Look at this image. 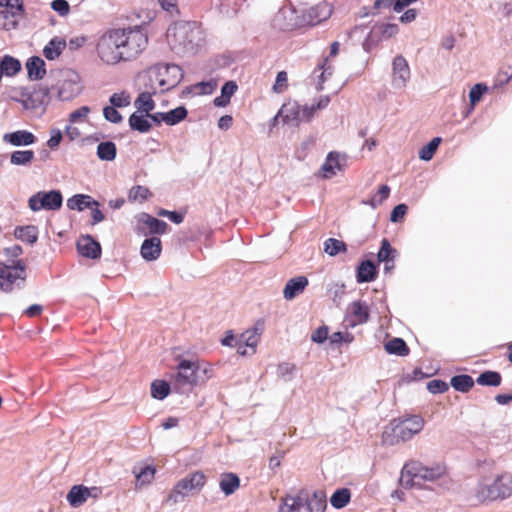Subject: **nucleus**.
Instances as JSON below:
<instances>
[{
  "label": "nucleus",
  "mask_w": 512,
  "mask_h": 512,
  "mask_svg": "<svg viewBox=\"0 0 512 512\" xmlns=\"http://www.w3.org/2000/svg\"><path fill=\"white\" fill-rule=\"evenodd\" d=\"M296 9L294 6H283L274 15L272 25L279 30H292L301 26V19L296 17Z\"/></svg>",
  "instance_id": "f8f14e48"
},
{
  "label": "nucleus",
  "mask_w": 512,
  "mask_h": 512,
  "mask_svg": "<svg viewBox=\"0 0 512 512\" xmlns=\"http://www.w3.org/2000/svg\"><path fill=\"white\" fill-rule=\"evenodd\" d=\"M45 61L38 57L32 56L26 62V69L30 80H42L46 75Z\"/></svg>",
  "instance_id": "393cba45"
},
{
  "label": "nucleus",
  "mask_w": 512,
  "mask_h": 512,
  "mask_svg": "<svg viewBox=\"0 0 512 512\" xmlns=\"http://www.w3.org/2000/svg\"><path fill=\"white\" fill-rule=\"evenodd\" d=\"M63 138V134L60 129L54 128L50 131V138L47 141V146L50 149H55L59 146L61 140Z\"/></svg>",
  "instance_id": "69168bd1"
},
{
  "label": "nucleus",
  "mask_w": 512,
  "mask_h": 512,
  "mask_svg": "<svg viewBox=\"0 0 512 512\" xmlns=\"http://www.w3.org/2000/svg\"><path fill=\"white\" fill-rule=\"evenodd\" d=\"M3 142L14 147H25L36 143L37 137L28 130H17L5 133L2 137Z\"/></svg>",
  "instance_id": "f3484780"
},
{
  "label": "nucleus",
  "mask_w": 512,
  "mask_h": 512,
  "mask_svg": "<svg viewBox=\"0 0 512 512\" xmlns=\"http://www.w3.org/2000/svg\"><path fill=\"white\" fill-rule=\"evenodd\" d=\"M346 244L338 239L329 238L324 242V251L330 256H336L342 251H346Z\"/></svg>",
  "instance_id": "603ef678"
},
{
  "label": "nucleus",
  "mask_w": 512,
  "mask_h": 512,
  "mask_svg": "<svg viewBox=\"0 0 512 512\" xmlns=\"http://www.w3.org/2000/svg\"><path fill=\"white\" fill-rule=\"evenodd\" d=\"M117 148L114 142L105 141L97 146V156L102 161H113L116 158Z\"/></svg>",
  "instance_id": "ea45409f"
},
{
  "label": "nucleus",
  "mask_w": 512,
  "mask_h": 512,
  "mask_svg": "<svg viewBox=\"0 0 512 512\" xmlns=\"http://www.w3.org/2000/svg\"><path fill=\"white\" fill-rule=\"evenodd\" d=\"M282 121L285 124L298 126L302 118L301 107L296 102H289L282 105L279 110Z\"/></svg>",
  "instance_id": "5701e85b"
},
{
  "label": "nucleus",
  "mask_w": 512,
  "mask_h": 512,
  "mask_svg": "<svg viewBox=\"0 0 512 512\" xmlns=\"http://www.w3.org/2000/svg\"><path fill=\"white\" fill-rule=\"evenodd\" d=\"M78 252L86 258L97 259L101 255V246L90 235L80 238L77 242Z\"/></svg>",
  "instance_id": "412c9836"
},
{
  "label": "nucleus",
  "mask_w": 512,
  "mask_h": 512,
  "mask_svg": "<svg viewBox=\"0 0 512 512\" xmlns=\"http://www.w3.org/2000/svg\"><path fill=\"white\" fill-rule=\"evenodd\" d=\"M170 49L177 55H194L202 49L206 35L197 22L178 21L171 24L166 31Z\"/></svg>",
  "instance_id": "f257e3e1"
},
{
  "label": "nucleus",
  "mask_w": 512,
  "mask_h": 512,
  "mask_svg": "<svg viewBox=\"0 0 512 512\" xmlns=\"http://www.w3.org/2000/svg\"><path fill=\"white\" fill-rule=\"evenodd\" d=\"M376 275L377 270L375 264L370 260H365L362 261L357 268L356 280L358 283L371 282L375 279Z\"/></svg>",
  "instance_id": "c756f323"
},
{
  "label": "nucleus",
  "mask_w": 512,
  "mask_h": 512,
  "mask_svg": "<svg viewBox=\"0 0 512 512\" xmlns=\"http://www.w3.org/2000/svg\"><path fill=\"white\" fill-rule=\"evenodd\" d=\"M449 389V385L440 379H434L427 383V390L432 394L444 393Z\"/></svg>",
  "instance_id": "4d7b16f0"
},
{
  "label": "nucleus",
  "mask_w": 512,
  "mask_h": 512,
  "mask_svg": "<svg viewBox=\"0 0 512 512\" xmlns=\"http://www.w3.org/2000/svg\"><path fill=\"white\" fill-rule=\"evenodd\" d=\"M135 477H136V485H145L149 484L153 479L155 475V468L147 465L145 467H142L140 471H134Z\"/></svg>",
  "instance_id": "3c124183"
},
{
  "label": "nucleus",
  "mask_w": 512,
  "mask_h": 512,
  "mask_svg": "<svg viewBox=\"0 0 512 512\" xmlns=\"http://www.w3.org/2000/svg\"><path fill=\"white\" fill-rule=\"evenodd\" d=\"M446 468L442 464L425 466L421 462L411 460L407 462L400 476V484L404 488L419 486L421 481H434L445 474Z\"/></svg>",
  "instance_id": "7ed1b4c3"
},
{
  "label": "nucleus",
  "mask_w": 512,
  "mask_h": 512,
  "mask_svg": "<svg viewBox=\"0 0 512 512\" xmlns=\"http://www.w3.org/2000/svg\"><path fill=\"white\" fill-rule=\"evenodd\" d=\"M261 333H262L261 328L254 327L253 329H249V330H246L245 332H243L238 337V341L250 349V354H254L256 351V346L259 342Z\"/></svg>",
  "instance_id": "2f4dec72"
},
{
  "label": "nucleus",
  "mask_w": 512,
  "mask_h": 512,
  "mask_svg": "<svg viewBox=\"0 0 512 512\" xmlns=\"http://www.w3.org/2000/svg\"><path fill=\"white\" fill-rule=\"evenodd\" d=\"M14 235L23 242L34 244L38 239V228L34 225L17 227Z\"/></svg>",
  "instance_id": "f704fd0d"
},
{
  "label": "nucleus",
  "mask_w": 512,
  "mask_h": 512,
  "mask_svg": "<svg viewBox=\"0 0 512 512\" xmlns=\"http://www.w3.org/2000/svg\"><path fill=\"white\" fill-rule=\"evenodd\" d=\"M51 8L60 16H67L70 11L69 3L66 0H54L51 3Z\"/></svg>",
  "instance_id": "0e129e2a"
},
{
  "label": "nucleus",
  "mask_w": 512,
  "mask_h": 512,
  "mask_svg": "<svg viewBox=\"0 0 512 512\" xmlns=\"http://www.w3.org/2000/svg\"><path fill=\"white\" fill-rule=\"evenodd\" d=\"M90 111L91 110L88 106H82V107L76 109L75 111L70 113L69 122L71 124H74V123H77L80 121H84L87 118V116L89 115Z\"/></svg>",
  "instance_id": "bf43d9fd"
},
{
  "label": "nucleus",
  "mask_w": 512,
  "mask_h": 512,
  "mask_svg": "<svg viewBox=\"0 0 512 512\" xmlns=\"http://www.w3.org/2000/svg\"><path fill=\"white\" fill-rule=\"evenodd\" d=\"M475 495L479 501L503 500L512 495V475L503 474L493 481L482 480L475 488Z\"/></svg>",
  "instance_id": "39448f33"
},
{
  "label": "nucleus",
  "mask_w": 512,
  "mask_h": 512,
  "mask_svg": "<svg viewBox=\"0 0 512 512\" xmlns=\"http://www.w3.org/2000/svg\"><path fill=\"white\" fill-rule=\"evenodd\" d=\"M385 350L388 354L406 356L409 354V348L406 342L401 338H393L385 344Z\"/></svg>",
  "instance_id": "79ce46f5"
},
{
  "label": "nucleus",
  "mask_w": 512,
  "mask_h": 512,
  "mask_svg": "<svg viewBox=\"0 0 512 512\" xmlns=\"http://www.w3.org/2000/svg\"><path fill=\"white\" fill-rule=\"evenodd\" d=\"M109 102L115 108H122L130 104V97L126 92L114 93L110 96Z\"/></svg>",
  "instance_id": "6e6d98bb"
},
{
  "label": "nucleus",
  "mask_w": 512,
  "mask_h": 512,
  "mask_svg": "<svg viewBox=\"0 0 512 512\" xmlns=\"http://www.w3.org/2000/svg\"><path fill=\"white\" fill-rule=\"evenodd\" d=\"M170 385L164 380H155L151 384V396L154 399L163 400L170 393Z\"/></svg>",
  "instance_id": "a18cd8bd"
},
{
  "label": "nucleus",
  "mask_w": 512,
  "mask_h": 512,
  "mask_svg": "<svg viewBox=\"0 0 512 512\" xmlns=\"http://www.w3.org/2000/svg\"><path fill=\"white\" fill-rule=\"evenodd\" d=\"M424 419L419 415H410L394 419L382 434V440L387 445H395L412 439L421 432Z\"/></svg>",
  "instance_id": "f03ea898"
},
{
  "label": "nucleus",
  "mask_w": 512,
  "mask_h": 512,
  "mask_svg": "<svg viewBox=\"0 0 512 512\" xmlns=\"http://www.w3.org/2000/svg\"><path fill=\"white\" fill-rule=\"evenodd\" d=\"M308 283V279L305 276H298L289 279L283 290L284 298L286 300L294 299L297 295L304 291Z\"/></svg>",
  "instance_id": "b1692460"
},
{
  "label": "nucleus",
  "mask_w": 512,
  "mask_h": 512,
  "mask_svg": "<svg viewBox=\"0 0 512 512\" xmlns=\"http://www.w3.org/2000/svg\"><path fill=\"white\" fill-rule=\"evenodd\" d=\"M66 499L70 506L77 508L83 505L88 499V487L74 485L68 492Z\"/></svg>",
  "instance_id": "cd10ccee"
},
{
  "label": "nucleus",
  "mask_w": 512,
  "mask_h": 512,
  "mask_svg": "<svg viewBox=\"0 0 512 512\" xmlns=\"http://www.w3.org/2000/svg\"><path fill=\"white\" fill-rule=\"evenodd\" d=\"M80 89L78 74L71 72L69 77L62 82L58 94L60 99L67 101L77 96Z\"/></svg>",
  "instance_id": "6ab92c4d"
},
{
  "label": "nucleus",
  "mask_w": 512,
  "mask_h": 512,
  "mask_svg": "<svg viewBox=\"0 0 512 512\" xmlns=\"http://www.w3.org/2000/svg\"><path fill=\"white\" fill-rule=\"evenodd\" d=\"M411 72L407 60L402 56H396L392 61V87L403 89L410 80Z\"/></svg>",
  "instance_id": "ddd939ff"
},
{
  "label": "nucleus",
  "mask_w": 512,
  "mask_h": 512,
  "mask_svg": "<svg viewBox=\"0 0 512 512\" xmlns=\"http://www.w3.org/2000/svg\"><path fill=\"white\" fill-rule=\"evenodd\" d=\"M25 265L21 260L13 261L11 265L0 266V290L11 292L20 288L25 281Z\"/></svg>",
  "instance_id": "9d476101"
},
{
  "label": "nucleus",
  "mask_w": 512,
  "mask_h": 512,
  "mask_svg": "<svg viewBox=\"0 0 512 512\" xmlns=\"http://www.w3.org/2000/svg\"><path fill=\"white\" fill-rule=\"evenodd\" d=\"M5 6V10L0 11V17L4 19H8L9 15L14 18L21 15L23 12L22 0H6Z\"/></svg>",
  "instance_id": "49530a36"
},
{
  "label": "nucleus",
  "mask_w": 512,
  "mask_h": 512,
  "mask_svg": "<svg viewBox=\"0 0 512 512\" xmlns=\"http://www.w3.org/2000/svg\"><path fill=\"white\" fill-rule=\"evenodd\" d=\"M66 46L67 43L64 39L54 37L45 45L43 55L47 60H55L62 54Z\"/></svg>",
  "instance_id": "c85d7f7f"
},
{
  "label": "nucleus",
  "mask_w": 512,
  "mask_h": 512,
  "mask_svg": "<svg viewBox=\"0 0 512 512\" xmlns=\"http://www.w3.org/2000/svg\"><path fill=\"white\" fill-rule=\"evenodd\" d=\"M306 492L301 490L295 495H286L281 499L278 512H300L305 506Z\"/></svg>",
  "instance_id": "aec40b11"
},
{
  "label": "nucleus",
  "mask_w": 512,
  "mask_h": 512,
  "mask_svg": "<svg viewBox=\"0 0 512 512\" xmlns=\"http://www.w3.org/2000/svg\"><path fill=\"white\" fill-rule=\"evenodd\" d=\"M442 139L440 137L433 138L427 145L423 146L419 151V158L423 161H430Z\"/></svg>",
  "instance_id": "09e8293b"
},
{
  "label": "nucleus",
  "mask_w": 512,
  "mask_h": 512,
  "mask_svg": "<svg viewBox=\"0 0 512 512\" xmlns=\"http://www.w3.org/2000/svg\"><path fill=\"white\" fill-rule=\"evenodd\" d=\"M390 188L387 185H382L378 192L373 195L370 199L364 201V204L371 206L372 208L378 207L384 200L389 197Z\"/></svg>",
  "instance_id": "864d4df0"
},
{
  "label": "nucleus",
  "mask_w": 512,
  "mask_h": 512,
  "mask_svg": "<svg viewBox=\"0 0 512 512\" xmlns=\"http://www.w3.org/2000/svg\"><path fill=\"white\" fill-rule=\"evenodd\" d=\"M145 117L147 116L143 113H132L128 120L130 128L140 133L148 132L151 129V124Z\"/></svg>",
  "instance_id": "4c0bfd02"
},
{
  "label": "nucleus",
  "mask_w": 512,
  "mask_h": 512,
  "mask_svg": "<svg viewBox=\"0 0 512 512\" xmlns=\"http://www.w3.org/2000/svg\"><path fill=\"white\" fill-rule=\"evenodd\" d=\"M104 118L111 123H120L123 118L122 115L113 106H106L103 109Z\"/></svg>",
  "instance_id": "052dcab7"
},
{
  "label": "nucleus",
  "mask_w": 512,
  "mask_h": 512,
  "mask_svg": "<svg viewBox=\"0 0 512 512\" xmlns=\"http://www.w3.org/2000/svg\"><path fill=\"white\" fill-rule=\"evenodd\" d=\"M142 221L148 227L151 234L162 235L166 232L168 226L165 221L159 220L146 213L142 214Z\"/></svg>",
  "instance_id": "58836bf2"
},
{
  "label": "nucleus",
  "mask_w": 512,
  "mask_h": 512,
  "mask_svg": "<svg viewBox=\"0 0 512 512\" xmlns=\"http://www.w3.org/2000/svg\"><path fill=\"white\" fill-rule=\"evenodd\" d=\"M145 87L148 90L138 95L134 101V105L137 109L136 112L149 115V113L155 108V102L152 99V95L158 93L159 91L157 90L156 85H152L151 83L149 85L145 84Z\"/></svg>",
  "instance_id": "a211bd4d"
},
{
  "label": "nucleus",
  "mask_w": 512,
  "mask_h": 512,
  "mask_svg": "<svg viewBox=\"0 0 512 512\" xmlns=\"http://www.w3.org/2000/svg\"><path fill=\"white\" fill-rule=\"evenodd\" d=\"M329 340L331 344L351 343L354 340V336L349 332H334L329 337Z\"/></svg>",
  "instance_id": "680f3d73"
},
{
  "label": "nucleus",
  "mask_w": 512,
  "mask_h": 512,
  "mask_svg": "<svg viewBox=\"0 0 512 512\" xmlns=\"http://www.w3.org/2000/svg\"><path fill=\"white\" fill-rule=\"evenodd\" d=\"M399 31L398 25L394 23H384L374 25L371 32L363 42V48L370 51L371 45L383 39H388L395 36Z\"/></svg>",
  "instance_id": "4468645a"
},
{
  "label": "nucleus",
  "mask_w": 512,
  "mask_h": 512,
  "mask_svg": "<svg viewBox=\"0 0 512 512\" xmlns=\"http://www.w3.org/2000/svg\"><path fill=\"white\" fill-rule=\"evenodd\" d=\"M351 493L347 488L337 489L330 498L331 505L336 509L344 508L350 501Z\"/></svg>",
  "instance_id": "c03bdc74"
},
{
  "label": "nucleus",
  "mask_w": 512,
  "mask_h": 512,
  "mask_svg": "<svg viewBox=\"0 0 512 512\" xmlns=\"http://www.w3.org/2000/svg\"><path fill=\"white\" fill-rule=\"evenodd\" d=\"M162 251L161 240L158 237H150L143 241L140 254L146 261H155L157 260Z\"/></svg>",
  "instance_id": "4be33fe9"
},
{
  "label": "nucleus",
  "mask_w": 512,
  "mask_h": 512,
  "mask_svg": "<svg viewBox=\"0 0 512 512\" xmlns=\"http://www.w3.org/2000/svg\"><path fill=\"white\" fill-rule=\"evenodd\" d=\"M93 206H99V203L93 200L91 196L85 194H76L67 200V207L70 210L83 211Z\"/></svg>",
  "instance_id": "a878e982"
},
{
  "label": "nucleus",
  "mask_w": 512,
  "mask_h": 512,
  "mask_svg": "<svg viewBox=\"0 0 512 512\" xmlns=\"http://www.w3.org/2000/svg\"><path fill=\"white\" fill-rule=\"evenodd\" d=\"M63 204V197L60 191H39L33 194L28 200L29 208L34 211L40 210H59Z\"/></svg>",
  "instance_id": "9b49d317"
},
{
  "label": "nucleus",
  "mask_w": 512,
  "mask_h": 512,
  "mask_svg": "<svg viewBox=\"0 0 512 512\" xmlns=\"http://www.w3.org/2000/svg\"><path fill=\"white\" fill-rule=\"evenodd\" d=\"M502 377L499 372L496 371H484L477 379L476 383L482 386L498 387L501 384Z\"/></svg>",
  "instance_id": "37998d69"
},
{
  "label": "nucleus",
  "mask_w": 512,
  "mask_h": 512,
  "mask_svg": "<svg viewBox=\"0 0 512 512\" xmlns=\"http://www.w3.org/2000/svg\"><path fill=\"white\" fill-rule=\"evenodd\" d=\"M305 506L309 512H324L327 507L326 495L323 491H314L311 496L306 492Z\"/></svg>",
  "instance_id": "bb28decb"
},
{
  "label": "nucleus",
  "mask_w": 512,
  "mask_h": 512,
  "mask_svg": "<svg viewBox=\"0 0 512 512\" xmlns=\"http://www.w3.org/2000/svg\"><path fill=\"white\" fill-rule=\"evenodd\" d=\"M35 158L33 150H15L10 155V164L14 166H28Z\"/></svg>",
  "instance_id": "c9c22d12"
},
{
  "label": "nucleus",
  "mask_w": 512,
  "mask_h": 512,
  "mask_svg": "<svg viewBox=\"0 0 512 512\" xmlns=\"http://www.w3.org/2000/svg\"><path fill=\"white\" fill-rule=\"evenodd\" d=\"M178 371L174 380V389L183 394L191 390L199 381V365L197 362L182 360L177 367Z\"/></svg>",
  "instance_id": "1a4fd4ad"
},
{
  "label": "nucleus",
  "mask_w": 512,
  "mask_h": 512,
  "mask_svg": "<svg viewBox=\"0 0 512 512\" xmlns=\"http://www.w3.org/2000/svg\"><path fill=\"white\" fill-rule=\"evenodd\" d=\"M116 29L106 31L98 40L96 50L99 58L108 65H115L123 61L122 51L118 45Z\"/></svg>",
  "instance_id": "0eeeda50"
},
{
  "label": "nucleus",
  "mask_w": 512,
  "mask_h": 512,
  "mask_svg": "<svg viewBox=\"0 0 512 512\" xmlns=\"http://www.w3.org/2000/svg\"><path fill=\"white\" fill-rule=\"evenodd\" d=\"M339 157L340 155L337 152H330L327 155L326 160L321 167L324 178H331L336 175L337 171L341 170Z\"/></svg>",
  "instance_id": "473e14b6"
},
{
  "label": "nucleus",
  "mask_w": 512,
  "mask_h": 512,
  "mask_svg": "<svg viewBox=\"0 0 512 512\" xmlns=\"http://www.w3.org/2000/svg\"><path fill=\"white\" fill-rule=\"evenodd\" d=\"M187 114V109L184 106H179L169 112H165L166 124L170 126L176 125L184 120Z\"/></svg>",
  "instance_id": "de8ad7c7"
},
{
  "label": "nucleus",
  "mask_w": 512,
  "mask_h": 512,
  "mask_svg": "<svg viewBox=\"0 0 512 512\" xmlns=\"http://www.w3.org/2000/svg\"><path fill=\"white\" fill-rule=\"evenodd\" d=\"M151 196L150 190L141 185L133 186L128 193V199L130 202H144Z\"/></svg>",
  "instance_id": "8fccbe9b"
},
{
  "label": "nucleus",
  "mask_w": 512,
  "mask_h": 512,
  "mask_svg": "<svg viewBox=\"0 0 512 512\" xmlns=\"http://www.w3.org/2000/svg\"><path fill=\"white\" fill-rule=\"evenodd\" d=\"M240 486V479L235 473H223L220 476L219 487L226 495H232Z\"/></svg>",
  "instance_id": "7c9ffc66"
},
{
  "label": "nucleus",
  "mask_w": 512,
  "mask_h": 512,
  "mask_svg": "<svg viewBox=\"0 0 512 512\" xmlns=\"http://www.w3.org/2000/svg\"><path fill=\"white\" fill-rule=\"evenodd\" d=\"M332 15V7L328 3H319L308 9L302 16L301 25L315 26Z\"/></svg>",
  "instance_id": "2eb2a0df"
},
{
  "label": "nucleus",
  "mask_w": 512,
  "mask_h": 512,
  "mask_svg": "<svg viewBox=\"0 0 512 512\" xmlns=\"http://www.w3.org/2000/svg\"><path fill=\"white\" fill-rule=\"evenodd\" d=\"M397 254V250L394 249L386 238L381 241V247L378 251L377 258L379 262H384V269H388V263L393 262Z\"/></svg>",
  "instance_id": "e433bc0d"
},
{
  "label": "nucleus",
  "mask_w": 512,
  "mask_h": 512,
  "mask_svg": "<svg viewBox=\"0 0 512 512\" xmlns=\"http://www.w3.org/2000/svg\"><path fill=\"white\" fill-rule=\"evenodd\" d=\"M288 76L286 71H280L277 73L273 91L275 93H283L287 89Z\"/></svg>",
  "instance_id": "13d9d810"
},
{
  "label": "nucleus",
  "mask_w": 512,
  "mask_h": 512,
  "mask_svg": "<svg viewBox=\"0 0 512 512\" xmlns=\"http://www.w3.org/2000/svg\"><path fill=\"white\" fill-rule=\"evenodd\" d=\"M21 70V63L18 59L5 55L0 60V72L5 76H14Z\"/></svg>",
  "instance_id": "72a5a7b5"
},
{
  "label": "nucleus",
  "mask_w": 512,
  "mask_h": 512,
  "mask_svg": "<svg viewBox=\"0 0 512 512\" xmlns=\"http://www.w3.org/2000/svg\"><path fill=\"white\" fill-rule=\"evenodd\" d=\"M123 61L135 59L146 48L148 38L140 27L116 29Z\"/></svg>",
  "instance_id": "20e7f679"
},
{
  "label": "nucleus",
  "mask_w": 512,
  "mask_h": 512,
  "mask_svg": "<svg viewBox=\"0 0 512 512\" xmlns=\"http://www.w3.org/2000/svg\"><path fill=\"white\" fill-rule=\"evenodd\" d=\"M183 77V70L176 64H158L147 75L149 83L156 85L160 93L176 87Z\"/></svg>",
  "instance_id": "423d86ee"
},
{
  "label": "nucleus",
  "mask_w": 512,
  "mask_h": 512,
  "mask_svg": "<svg viewBox=\"0 0 512 512\" xmlns=\"http://www.w3.org/2000/svg\"><path fill=\"white\" fill-rule=\"evenodd\" d=\"M487 91V86L483 83L475 84L469 91V99L471 107L468 110L467 114L474 110V106L477 102H479L483 96V94Z\"/></svg>",
  "instance_id": "5fc2aeb1"
},
{
  "label": "nucleus",
  "mask_w": 512,
  "mask_h": 512,
  "mask_svg": "<svg viewBox=\"0 0 512 512\" xmlns=\"http://www.w3.org/2000/svg\"><path fill=\"white\" fill-rule=\"evenodd\" d=\"M206 483L205 475L196 471L179 480L167 497V502L176 504L183 502L185 497L193 491H200Z\"/></svg>",
  "instance_id": "6e6552de"
},
{
  "label": "nucleus",
  "mask_w": 512,
  "mask_h": 512,
  "mask_svg": "<svg viewBox=\"0 0 512 512\" xmlns=\"http://www.w3.org/2000/svg\"><path fill=\"white\" fill-rule=\"evenodd\" d=\"M160 7L172 16L179 14L178 0H157Z\"/></svg>",
  "instance_id": "e2e57ef3"
},
{
  "label": "nucleus",
  "mask_w": 512,
  "mask_h": 512,
  "mask_svg": "<svg viewBox=\"0 0 512 512\" xmlns=\"http://www.w3.org/2000/svg\"><path fill=\"white\" fill-rule=\"evenodd\" d=\"M450 385L459 392H468L474 385V380L467 374L456 375L451 378Z\"/></svg>",
  "instance_id": "a19ab883"
},
{
  "label": "nucleus",
  "mask_w": 512,
  "mask_h": 512,
  "mask_svg": "<svg viewBox=\"0 0 512 512\" xmlns=\"http://www.w3.org/2000/svg\"><path fill=\"white\" fill-rule=\"evenodd\" d=\"M328 338V327L321 326L317 328L311 335V340L315 343H323Z\"/></svg>",
  "instance_id": "774afa93"
},
{
  "label": "nucleus",
  "mask_w": 512,
  "mask_h": 512,
  "mask_svg": "<svg viewBox=\"0 0 512 512\" xmlns=\"http://www.w3.org/2000/svg\"><path fill=\"white\" fill-rule=\"evenodd\" d=\"M348 325L355 327L366 323L369 320L370 310L369 306L365 301L356 300L348 306Z\"/></svg>",
  "instance_id": "dca6fc26"
},
{
  "label": "nucleus",
  "mask_w": 512,
  "mask_h": 512,
  "mask_svg": "<svg viewBox=\"0 0 512 512\" xmlns=\"http://www.w3.org/2000/svg\"><path fill=\"white\" fill-rule=\"evenodd\" d=\"M407 209L406 204H398L395 206L390 214V221L394 223L399 222L406 214Z\"/></svg>",
  "instance_id": "338daca9"
}]
</instances>
